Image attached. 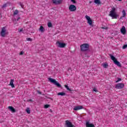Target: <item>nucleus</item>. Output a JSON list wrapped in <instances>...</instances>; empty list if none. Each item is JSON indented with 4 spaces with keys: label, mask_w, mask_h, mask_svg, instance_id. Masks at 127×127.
Listing matches in <instances>:
<instances>
[{
    "label": "nucleus",
    "mask_w": 127,
    "mask_h": 127,
    "mask_svg": "<svg viewBox=\"0 0 127 127\" xmlns=\"http://www.w3.org/2000/svg\"><path fill=\"white\" fill-rule=\"evenodd\" d=\"M110 57L111 60L113 61V62L115 65H117V66H118V67H122V64L120 63V62L118 61L117 60V59H116V57H115L114 56L110 55Z\"/></svg>",
    "instance_id": "f257e3e1"
},
{
    "label": "nucleus",
    "mask_w": 127,
    "mask_h": 127,
    "mask_svg": "<svg viewBox=\"0 0 127 127\" xmlns=\"http://www.w3.org/2000/svg\"><path fill=\"white\" fill-rule=\"evenodd\" d=\"M49 81H50V82H51V83H53V84L54 85H55L56 86H57V87H58V88H61V84H60L59 83H58V82H57V81H56V80H55L53 78H49Z\"/></svg>",
    "instance_id": "f03ea898"
},
{
    "label": "nucleus",
    "mask_w": 127,
    "mask_h": 127,
    "mask_svg": "<svg viewBox=\"0 0 127 127\" xmlns=\"http://www.w3.org/2000/svg\"><path fill=\"white\" fill-rule=\"evenodd\" d=\"M89 46L88 44L85 43L80 46V50L81 51H87L89 50Z\"/></svg>",
    "instance_id": "7ed1b4c3"
},
{
    "label": "nucleus",
    "mask_w": 127,
    "mask_h": 127,
    "mask_svg": "<svg viewBox=\"0 0 127 127\" xmlns=\"http://www.w3.org/2000/svg\"><path fill=\"white\" fill-rule=\"evenodd\" d=\"M57 46L60 48H64L66 46V44L64 42H61L60 41H57L56 42Z\"/></svg>",
    "instance_id": "20e7f679"
},
{
    "label": "nucleus",
    "mask_w": 127,
    "mask_h": 127,
    "mask_svg": "<svg viewBox=\"0 0 127 127\" xmlns=\"http://www.w3.org/2000/svg\"><path fill=\"white\" fill-rule=\"evenodd\" d=\"M6 32V29H5V27H3L2 28L1 32H0V35L2 37H4L5 35L7 34Z\"/></svg>",
    "instance_id": "39448f33"
},
{
    "label": "nucleus",
    "mask_w": 127,
    "mask_h": 127,
    "mask_svg": "<svg viewBox=\"0 0 127 127\" xmlns=\"http://www.w3.org/2000/svg\"><path fill=\"white\" fill-rule=\"evenodd\" d=\"M109 15L110 16H118V15H117V13H116V8H112V10L110 12Z\"/></svg>",
    "instance_id": "423d86ee"
},
{
    "label": "nucleus",
    "mask_w": 127,
    "mask_h": 127,
    "mask_svg": "<svg viewBox=\"0 0 127 127\" xmlns=\"http://www.w3.org/2000/svg\"><path fill=\"white\" fill-rule=\"evenodd\" d=\"M85 18L87 20V23L90 26H93V20H92V19H91V17H90V16H86Z\"/></svg>",
    "instance_id": "0eeeda50"
},
{
    "label": "nucleus",
    "mask_w": 127,
    "mask_h": 127,
    "mask_svg": "<svg viewBox=\"0 0 127 127\" xmlns=\"http://www.w3.org/2000/svg\"><path fill=\"white\" fill-rule=\"evenodd\" d=\"M116 89H124L125 88V84L124 83H118L115 86Z\"/></svg>",
    "instance_id": "6e6552de"
},
{
    "label": "nucleus",
    "mask_w": 127,
    "mask_h": 127,
    "mask_svg": "<svg viewBox=\"0 0 127 127\" xmlns=\"http://www.w3.org/2000/svg\"><path fill=\"white\" fill-rule=\"evenodd\" d=\"M65 125L66 127H73L74 125L70 122L69 120H66L65 121Z\"/></svg>",
    "instance_id": "1a4fd4ad"
},
{
    "label": "nucleus",
    "mask_w": 127,
    "mask_h": 127,
    "mask_svg": "<svg viewBox=\"0 0 127 127\" xmlns=\"http://www.w3.org/2000/svg\"><path fill=\"white\" fill-rule=\"evenodd\" d=\"M68 9L70 11H75L77 9V7L74 5L71 4L69 5Z\"/></svg>",
    "instance_id": "9d476101"
},
{
    "label": "nucleus",
    "mask_w": 127,
    "mask_h": 127,
    "mask_svg": "<svg viewBox=\"0 0 127 127\" xmlns=\"http://www.w3.org/2000/svg\"><path fill=\"white\" fill-rule=\"evenodd\" d=\"M84 109V107L82 106H75L73 108V111H79L80 110H82Z\"/></svg>",
    "instance_id": "9b49d317"
},
{
    "label": "nucleus",
    "mask_w": 127,
    "mask_h": 127,
    "mask_svg": "<svg viewBox=\"0 0 127 127\" xmlns=\"http://www.w3.org/2000/svg\"><path fill=\"white\" fill-rule=\"evenodd\" d=\"M53 2L54 4H61L62 3V0H53Z\"/></svg>",
    "instance_id": "f8f14e48"
},
{
    "label": "nucleus",
    "mask_w": 127,
    "mask_h": 127,
    "mask_svg": "<svg viewBox=\"0 0 127 127\" xmlns=\"http://www.w3.org/2000/svg\"><path fill=\"white\" fill-rule=\"evenodd\" d=\"M121 32L122 34L125 35L127 33V30L126 29V27L123 26L121 29Z\"/></svg>",
    "instance_id": "ddd939ff"
},
{
    "label": "nucleus",
    "mask_w": 127,
    "mask_h": 127,
    "mask_svg": "<svg viewBox=\"0 0 127 127\" xmlns=\"http://www.w3.org/2000/svg\"><path fill=\"white\" fill-rule=\"evenodd\" d=\"M86 127H95V125L92 123H90L89 122H86Z\"/></svg>",
    "instance_id": "4468645a"
},
{
    "label": "nucleus",
    "mask_w": 127,
    "mask_h": 127,
    "mask_svg": "<svg viewBox=\"0 0 127 127\" xmlns=\"http://www.w3.org/2000/svg\"><path fill=\"white\" fill-rule=\"evenodd\" d=\"M13 82H14V80H10L9 86H11V88H14V84H13Z\"/></svg>",
    "instance_id": "2eb2a0df"
},
{
    "label": "nucleus",
    "mask_w": 127,
    "mask_h": 127,
    "mask_svg": "<svg viewBox=\"0 0 127 127\" xmlns=\"http://www.w3.org/2000/svg\"><path fill=\"white\" fill-rule=\"evenodd\" d=\"M102 66H103L104 68H107L109 67V64L107 63H104L102 64Z\"/></svg>",
    "instance_id": "dca6fc26"
},
{
    "label": "nucleus",
    "mask_w": 127,
    "mask_h": 127,
    "mask_svg": "<svg viewBox=\"0 0 127 127\" xmlns=\"http://www.w3.org/2000/svg\"><path fill=\"white\" fill-rule=\"evenodd\" d=\"M8 108L10 111H11V112H12V113H15V109H14L13 107L9 106Z\"/></svg>",
    "instance_id": "f3484780"
},
{
    "label": "nucleus",
    "mask_w": 127,
    "mask_h": 127,
    "mask_svg": "<svg viewBox=\"0 0 127 127\" xmlns=\"http://www.w3.org/2000/svg\"><path fill=\"white\" fill-rule=\"evenodd\" d=\"M39 30L41 32L43 33V32H44L45 30L44 29V28L43 27V26H40V28L39 29Z\"/></svg>",
    "instance_id": "a211bd4d"
},
{
    "label": "nucleus",
    "mask_w": 127,
    "mask_h": 127,
    "mask_svg": "<svg viewBox=\"0 0 127 127\" xmlns=\"http://www.w3.org/2000/svg\"><path fill=\"white\" fill-rule=\"evenodd\" d=\"M13 15H17L19 12V11H18L17 9H15V10L13 11Z\"/></svg>",
    "instance_id": "6ab92c4d"
},
{
    "label": "nucleus",
    "mask_w": 127,
    "mask_h": 127,
    "mask_svg": "<svg viewBox=\"0 0 127 127\" xmlns=\"http://www.w3.org/2000/svg\"><path fill=\"white\" fill-rule=\"evenodd\" d=\"M66 95V93L64 92H62L58 93V96H62V97H63V96H65Z\"/></svg>",
    "instance_id": "aec40b11"
},
{
    "label": "nucleus",
    "mask_w": 127,
    "mask_h": 127,
    "mask_svg": "<svg viewBox=\"0 0 127 127\" xmlns=\"http://www.w3.org/2000/svg\"><path fill=\"white\" fill-rule=\"evenodd\" d=\"M94 2L96 4H101V1L100 0H94Z\"/></svg>",
    "instance_id": "412c9836"
},
{
    "label": "nucleus",
    "mask_w": 127,
    "mask_h": 127,
    "mask_svg": "<svg viewBox=\"0 0 127 127\" xmlns=\"http://www.w3.org/2000/svg\"><path fill=\"white\" fill-rule=\"evenodd\" d=\"M7 4H8V3H4V4H3V5H2V6H1V7L2 8H5V7H6V6H7Z\"/></svg>",
    "instance_id": "4be33fe9"
},
{
    "label": "nucleus",
    "mask_w": 127,
    "mask_h": 127,
    "mask_svg": "<svg viewBox=\"0 0 127 127\" xmlns=\"http://www.w3.org/2000/svg\"><path fill=\"white\" fill-rule=\"evenodd\" d=\"M122 14H123V16H126V15H127V13H126V10H125V9H124L122 11Z\"/></svg>",
    "instance_id": "5701e85b"
},
{
    "label": "nucleus",
    "mask_w": 127,
    "mask_h": 127,
    "mask_svg": "<svg viewBox=\"0 0 127 127\" xmlns=\"http://www.w3.org/2000/svg\"><path fill=\"white\" fill-rule=\"evenodd\" d=\"M19 5H20V6L22 7V8H24V5L23 4V3L21 2H19Z\"/></svg>",
    "instance_id": "b1692460"
},
{
    "label": "nucleus",
    "mask_w": 127,
    "mask_h": 127,
    "mask_svg": "<svg viewBox=\"0 0 127 127\" xmlns=\"http://www.w3.org/2000/svg\"><path fill=\"white\" fill-rule=\"evenodd\" d=\"M48 27H52V23L51 22H48Z\"/></svg>",
    "instance_id": "393cba45"
},
{
    "label": "nucleus",
    "mask_w": 127,
    "mask_h": 127,
    "mask_svg": "<svg viewBox=\"0 0 127 127\" xmlns=\"http://www.w3.org/2000/svg\"><path fill=\"white\" fill-rule=\"evenodd\" d=\"M65 88H66V89L68 90V91H71V89L69 88V87L68 86V85H64Z\"/></svg>",
    "instance_id": "a878e982"
},
{
    "label": "nucleus",
    "mask_w": 127,
    "mask_h": 127,
    "mask_svg": "<svg viewBox=\"0 0 127 127\" xmlns=\"http://www.w3.org/2000/svg\"><path fill=\"white\" fill-rule=\"evenodd\" d=\"M26 112L27 113V114H30V109L29 108H27L26 109Z\"/></svg>",
    "instance_id": "bb28decb"
},
{
    "label": "nucleus",
    "mask_w": 127,
    "mask_h": 127,
    "mask_svg": "<svg viewBox=\"0 0 127 127\" xmlns=\"http://www.w3.org/2000/svg\"><path fill=\"white\" fill-rule=\"evenodd\" d=\"M122 81V78H118V80L116 81V83H119V82H121Z\"/></svg>",
    "instance_id": "cd10ccee"
},
{
    "label": "nucleus",
    "mask_w": 127,
    "mask_h": 127,
    "mask_svg": "<svg viewBox=\"0 0 127 127\" xmlns=\"http://www.w3.org/2000/svg\"><path fill=\"white\" fill-rule=\"evenodd\" d=\"M50 107V105H48V104H46L44 106V108L45 109H48V107Z\"/></svg>",
    "instance_id": "c85d7f7f"
},
{
    "label": "nucleus",
    "mask_w": 127,
    "mask_h": 127,
    "mask_svg": "<svg viewBox=\"0 0 127 127\" xmlns=\"http://www.w3.org/2000/svg\"><path fill=\"white\" fill-rule=\"evenodd\" d=\"M27 41H32V39L30 38H26Z\"/></svg>",
    "instance_id": "c756f323"
},
{
    "label": "nucleus",
    "mask_w": 127,
    "mask_h": 127,
    "mask_svg": "<svg viewBox=\"0 0 127 127\" xmlns=\"http://www.w3.org/2000/svg\"><path fill=\"white\" fill-rule=\"evenodd\" d=\"M112 19H117L118 18V16H112Z\"/></svg>",
    "instance_id": "7c9ffc66"
},
{
    "label": "nucleus",
    "mask_w": 127,
    "mask_h": 127,
    "mask_svg": "<svg viewBox=\"0 0 127 127\" xmlns=\"http://www.w3.org/2000/svg\"><path fill=\"white\" fill-rule=\"evenodd\" d=\"M127 47V45H124L123 47V49H126Z\"/></svg>",
    "instance_id": "2f4dec72"
},
{
    "label": "nucleus",
    "mask_w": 127,
    "mask_h": 127,
    "mask_svg": "<svg viewBox=\"0 0 127 127\" xmlns=\"http://www.w3.org/2000/svg\"><path fill=\"white\" fill-rule=\"evenodd\" d=\"M101 28L102 29H108V27H102Z\"/></svg>",
    "instance_id": "473e14b6"
},
{
    "label": "nucleus",
    "mask_w": 127,
    "mask_h": 127,
    "mask_svg": "<svg viewBox=\"0 0 127 127\" xmlns=\"http://www.w3.org/2000/svg\"><path fill=\"white\" fill-rule=\"evenodd\" d=\"M71 2H73V3H76V0H71Z\"/></svg>",
    "instance_id": "72a5a7b5"
},
{
    "label": "nucleus",
    "mask_w": 127,
    "mask_h": 127,
    "mask_svg": "<svg viewBox=\"0 0 127 127\" xmlns=\"http://www.w3.org/2000/svg\"><path fill=\"white\" fill-rule=\"evenodd\" d=\"M22 31H23V29L21 28L20 30H18V32H22Z\"/></svg>",
    "instance_id": "f704fd0d"
},
{
    "label": "nucleus",
    "mask_w": 127,
    "mask_h": 127,
    "mask_svg": "<svg viewBox=\"0 0 127 127\" xmlns=\"http://www.w3.org/2000/svg\"><path fill=\"white\" fill-rule=\"evenodd\" d=\"M93 91H94V92H98V90H97V88H93Z\"/></svg>",
    "instance_id": "c9c22d12"
},
{
    "label": "nucleus",
    "mask_w": 127,
    "mask_h": 127,
    "mask_svg": "<svg viewBox=\"0 0 127 127\" xmlns=\"http://www.w3.org/2000/svg\"><path fill=\"white\" fill-rule=\"evenodd\" d=\"M16 18H17V19H15V20H13L14 22H15V21H18V19H19V18L17 17Z\"/></svg>",
    "instance_id": "e433bc0d"
},
{
    "label": "nucleus",
    "mask_w": 127,
    "mask_h": 127,
    "mask_svg": "<svg viewBox=\"0 0 127 127\" xmlns=\"http://www.w3.org/2000/svg\"><path fill=\"white\" fill-rule=\"evenodd\" d=\"M23 52H21L20 53V55H23Z\"/></svg>",
    "instance_id": "4c0bfd02"
},
{
    "label": "nucleus",
    "mask_w": 127,
    "mask_h": 127,
    "mask_svg": "<svg viewBox=\"0 0 127 127\" xmlns=\"http://www.w3.org/2000/svg\"><path fill=\"white\" fill-rule=\"evenodd\" d=\"M37 92H38V94H41V92H40L39 91H38Z\"/></svg>",
    "instance_id": "58836bf2"
},
{
    "label": "nucleus",
    "mask_w": 127,
    "mask_h": 127,
    "mask_svg": "<svg viewBox=\"0 0 127 127\" xmlns=\"http://www.w3.org/2000/svg\"><path fill=\"white\" fill-rule=\"evenodd\" d=\"M119 1H122V0H118Z\"/></svg>",
    "instance_id": "ea45409f"
},
{
    "label": "nucleus",
    "mask_w": 127,
    "mask_h": 127,
    "mask_svg": "<svg viewBox=\"0 0 127 127\" xmlns=\"http://www.w3.org/2000/svg\"><path fill=\"white\" fill-rule=\"evenodd\" d=\"M85 16H88V15H86Z\"/></svg>",
    "instance_id": "a19ab883"
}]
</instances>
